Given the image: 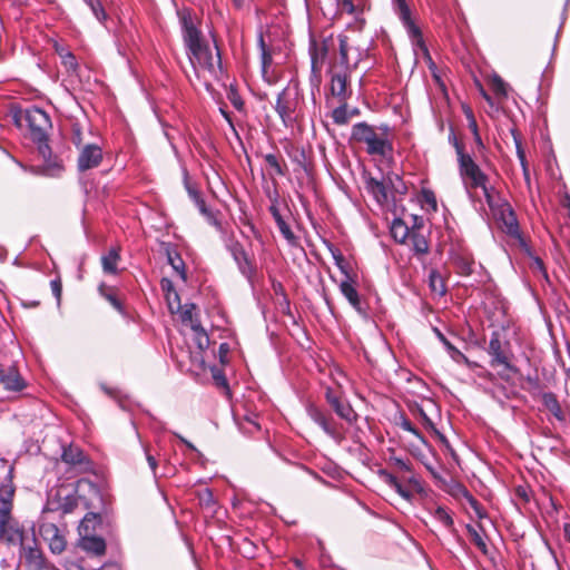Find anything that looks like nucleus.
Masks as SVG:
<instances>
[{
	"instance_id": "nucleus-43",
	"label": "nucleus",
	"mask_w": 570,
	"mask_h": 570,
	"mask_svg": "<svg viewBox=\"0 0 570 570\" xmlns=\"http://www.w3.org/2000/svg\"><path fill=\"white\" fill-rule=\"evenodd\" d=\"M282 236L286 239L288 245L296 246L297 245V237L291 229L289 225L283 219L279 223L276 224Z\"/></svg>"
},
{
	"instance_id": "nucleus-60",
	"label": "nucleus",
	"mask_w": 570,
	"mask_h": 570,
	"mask_svg": "<svg viewBox=\"0 0 570 570\" xmlns=\"http://www.w3.org/2000/svg\"><path fill=\"white\" fill-rule=\"evenodd\" d=\"M325 399L327 403L332 406L341 397L331 387H327L325 392Z\"/></svg>"
},
{
	"instance_id": "nucleus-11",
	"label": "nucleus",
	"mask_w": 570,
	"mask_h": 570,
	"mask_svg": "<svg viewBox=\"0 0 570 570\" xmlns=\"http://www.w3.org/2000/svg\"><path fill=\"white\" fill-rule=\"evenodd\" d=\"M306 412L311 420L334 442L341 444L345 440L344 433L331 415L326 414L323 410L313 404H309L306 407Z\"/></svg>"
},
{
	"instance_id": "nucleus-3",
	"label": "nucleus",
	"mask_w": 570,
	"mask_h": 570,
	"mask_svg": "<svg viewBox=\"0 0 570 570\" xmlns=\"http://www.w3.org/2000/svg\"><path fill=\"white\" fill-rule=\"evenodd\" d=\"M361 61V52L348 43L347 37H340V62L331 72V92L340 102H345L351 96L348 79L351 72Z\"/></svg>"
},
{
	"instance_id": "nucleus-34",
	"label": "nucleus",
	"mask_w": 570,
	"mask_h": 570,
	"mask_svg": "<svg viewBox=\"0 0 570 570\" xmlns=\"http://www.w3.org/2000/svg\"><path fill=\"white\" fill-rule=\"evenodd\" d=\"M511 135L513 137V141H514V145H515L517 156H518V158L520 160V164L522 166V171H523L524 179L529 184L530 183V174H529V169H528V166H527L525 154H524V150H523V147H522L520 134L518 132L517 129L512 128L511 129Z\"/></svg>"
},
{
	"instance_id": "nucleus-8",
	"label": "nucleus",
	"mask_w": 570,
	"mask_h": 570,
	"mask_svg": "<svg viewBox=\"0 0 570 570\" xmlns=\"http://www.w3.org/2000/svg\"><path fill=\"white\" fill-rule=\"evenodd\" d=\"M494 218L501 224L503 230L512 236H519V224L510 204L501 197L498 190L485 198Z\"/></svg>"
},
{
	"instance_id": "nucleus-5",
	"label": "nucleus",
	"mask_w": 570,
	"mask_h": 570,
	"mask_svg": "<svg viewBox=\"0 0 570 570\" xmlns=\"http://www.w3.org/2000/svg\"><path fill=\"white\" fill-rule=\"evenodd\" d=\"M352 139L365 146L371 156L387 157L393 151L389 127L376 128L367 122H357L352 127Z\"/></svg>"
},
{
	"instance_id": "nucleus-26",
	"label": "nucleus",
	"mask_w": 570,
	"mask_h": 570,
	"mask_svg": "<svg viewBox=\"0 0 570 570\" xmlns=\"http://www.w3.org/2000/svg\"><path fill=\"white\" fill-rule=\"evenodd\" d=\"M365 188L379 204L387 202V190L383 181L370 177L365 181Z\"/></svg>"
},
{
	"instance_id": "nucleus-32",
	"label": "nucleus",
	"mask_w": 570,
	"mask_h": 570,
	"mask_svg": "<svg viewBox=\"0 0 570 570\" xmlns=\"http://www.w3.org/2000/svg\"><path fill=\"white\" fill-rule=\"evenodd\" d=\"M175 313H179L183 324L188 325L190 328L195 324H200L196 316V306L194 304H185L181 306L177 304Z\"/></svg>"
},
{
	"instance_id": "nucleus-20",
	"label": "nucleus",
	"mask_w": 570,
	"mask_h": 570,
	"mask_svg": "<svg viewBox=\"0 0 570 570\" xmlns=\"http://www.w3.org/2000/svg\"><path fill=\"white\" fill-rule=\"evenodd\" d=\"M0 385L10 392H20L26 387V382L14 365L0 364Z\"/></svg>"
},
{
	"instance_id": "nucleus-44",
	"label": "nucleus",
	"mask_w": 570,
	"mask_h": 570,
	"mask_svg": "<svg viewBox=\"0 0 570 570\" xmlns=\"http://www.w3.org/2000/svg\"><path fill=\"white\" fill-rule=\"evenodd\" d=\"M265 163L273 169V174L277 175V176H284L285 175V171L278 160V158L276 157V155L274 154H265L263 156Z\"/></svg>"
},
{
	"instance_id": "nucleus-51",
	"label": "nucleus",
	"mask_w": 570,
	"mask_h": 570,
	"mask_svg": "<svg viewBox=\"0 0 570 570\" xmlns=\"http://www.w3.org/2000/svg\"><path fill=\"white\" fill-rule=\"evenodd\" d=\"M228 99L235 109L239 111L243 110L244 101L236 90L230 89V91L228 92Z\"/></svg>"
},
{
	"instance_id": "nucleus-30",
	"label": "nucleus",
	"mask_w": 570,
	"mask_h": 570,
	"mask_svg": "<svg viewBox=\"0 0 570 570\" xmlns=\"http://www.w3.org/2000/svg\"><path fill=\"white\" fill-rule=\"evenodd\" d=\"M541 401L547 410L551 412V414L560 422L564 421V414L561 409V405L552 392H544L541 395Z\"/></svg>"
},
{
	"instance_id": "nucleus-56",
	"label": "nucleus",
	"mask_w": 570,
	"mask_h": 570,
	"mask_svg": "<svg viewBox=\"0 0 570 570\" xmlns=\"http://www.w3.org/2000/svg\"><path fill=\"white\" fill-rule=\"evenodd\" d=\"M168 307L171 313H175L177 304H180L179 296L176 291H168L167 293Z\"/></svg>"
},
{
	"instance_id": "nucleus-54",
	"label": "nucleus",
	"mask_w": 570,
	"mask_h": 570,
	"mask_svg": "<svg viewBox=\"0 0 570 570\" xmlns=\"http://www.w3.org/2000/svg\"><path fill=\"white\" fill-rule=\"evenodd\" d=\"M71 141L78 149H80L83 146L82 145V132L78 125L72 126Z\"/></svg>"
},
{
	"instance_id": "nucleus-37",
	"label": "nucleus",
	"mask_w": 570,
	"mask_h": 570,
	"mask_svg": "<svg viewBox=\"0 0 570 570\" xmlns=\"http://www.w3.org/2000/svg\"><path fill=\"white\" fill-rule=\"evenodd\" d=\"M466 531L472 540V542L475 544V547L483 553L488 554V546L484 539L483 529L481 525H479V529L471 524H466Z\"/></svg>"
},
{
	"instance_id": "nucleus-36",
	"label": "nucleus",
	"mask_w": 570,
	"mask_h": 570,
	"mask_svg": "<svg viewBox=\"0 0 570 570\" xmlns=\"http://www.w3.org/2000/svg\"><path fill=\"white\" fill-rule=\"evenodd\" d=\"M184 183H185V188H186V190L188 193V196L194 202V204L196 205L198 210L200 213H205L206 208H208L206 203H205V199L203 198L200 191L194 185H191L189 183L187 171H185Z\"/></svg>"
},
{
	"instance_id": "nucleus-6",
	"label": "nucleus",
	"mask_w": 570,
	"mask_h": 570,
	"mask_svg": "<svg viewBox=\"0 0 570 570\" xmlns=\"http://www.w3.org/2000/svg\"><path fill=\"white\" fill-rule=\"evenodd\" d=\"M459 175L466 194L474 200V191L480 188L484 198L492 195L497 189L490 185L488 175L480 168L470 154L461 155L458 159Z\"/></svg>"
},
{
	"instance_id": "nucleus-40",
	"label": "nucleus",
	"mask_w": 570,
	"mask_h": 570,
	"mask_svg": "<svg viewBox=\"0 0 570 570\" xmlns=\"http://www.w3.org/2000/svg\"><path fill=\"white\" fill-rule=\"evenodd\" d=\"M83 2L90 8L92 14L100 23L107 21L108 14L100 0H83Z\"/></svg>"
},
{
	"instance_id": "nucleus-10",
	"label": "nucleus",
	"mask_w": 570,
	"mask_h": 570,
	"mask_svg": "<svg viewBox=\"0 0 570 570\" xmlns=\"http://www.w3.org/2000/svg\"><path fill=\"white\" fill-rule=\"evenodd\" d=\"M298 101L288 88L283 89L276 98L275 111L286 128H293L298 119Z\"/></svg>"
},
{
	"instance_id": "nucleus-18",
	"label": "nucleus",
	"mask_w": 570,
	"mask_h": 570,
	"mask_svg": "<svg viewBox=\"0 0 570 570\" xmlns=\"http://www.w3.org/2000/svg\"><path fill=\"white\" fill-rule=\"evenodd\" d=\"M0 537L9 543L19 544L20 547L30 539V535L24 533L11 515L9 518L0 517Z\"/></svg>"
},
{
	"instance_id": "nucleus-25",
	"label": "nucleus",
	"mask_w": 570,
	"mask_h": 570,
	"mask_svg": "<svg viewBox=\"0 0 570 570\" xmlns=\"http://www.w3.org/2000/svg\"><path fill=\"white\" fill-rule=\"evenodd\" d=\"M332 409L334 412L344 421H346L348 424L356 423L358 419V414L355 412V410L352 407L350 402L338 399L333 405Z\"/></svg>"
},
{
	"instance_id": "nucleus-29",
	"label": "nucleus",
	"mask_w": 570,
	"mask_h": 570,
	"mask_svg": "<svg viewBox=\"0 0 570 570\" xmlns=\"http://www.w3.org/2000/svg\"><path fill=\"white\" fill-rule=\"evenodd\" d=\"M120 261L119 248L112 247L101 257L102 271L106 274L116 275L118 273V262Z\"/></svg>"
},
{
	"instance_id": "nucleus-4",
	"label": "nucleus",
	"mask_w": 570,
	"mask_h": 570,
	"mask_svg": "<svg viewBox=\"0 0 570 570\" xmlns=\"http://www.w3.org/2000/svg\"><path fill=\"white\" fill-rule=\"evenodd\" d=\"M389 463L393 465L400 472L409 473L407 476H403V481L400 480L392 472L381 469L377 471L379 478L391 489H393L401 498L407 502H412L414 499L413 492L409 489L411 487L417 493L424 491L422 481L417 474L412 470V465L409 460H403L397 456H391Z\"/></svg>"
},
{
	"instance_id": "nucleus-59",
	"label": "nucleus",
	"mask_w": 570,
	"mask_h": 570,
	"mask_svg": "<svg viewBox=\"0 0 570 570\" xmlns=\"http://www.w3.org/2000/svg\"><path fill=\"white\" fill-rule=\"evenodd\" d=\"M429 59V69L432 73V77L434 78V80L440 83L441 82V77L439 75V70H438V67L435 65V62L432 60V58L429 56L428 57Z\"/></svg>"
},
{
	"instance_id": "nucleus-17",
	"label": "nucleus",
	"mask_w": 570,
	"mask_h": 570,
	"mask_svg": "<svg viewBox=\"0 0 570 570\" xmlns=\"http://www.w3.org/2000/svg\"><path fill=\"white\" fill-rule=\"evenodd\" d=\"M39 533L42 537V539L48 542L49 549L52 553L59 554L65 550V535L55 523H41L39 527Z\"/></svg>"
},
{
	"instance_id": "nucleus-14",
	"label": "nucleus",
	"mask_w": 570,
	"mask_h": 570,
	"mask_svg": "<svg viewBox=\"0 0 570 570\" xmlns=\"http://www.w3.org/2000/svg\"><path fill=\"white\" fill-rule=\"evenodd\" d=\"M394 12L399 16L403 26L406 29L409 37L411 38L413 45L423 48L425 51L426 48L424 46L423 37L420 28L413 22L411 19V10L405 0H391Z\"/></svg>"
},
{
	"instance_id": "nucleus-27",
	"label": "nucleus",
	"mask_w": 570,
	"mask_h": 570,
	"mask_svg": "<svg viewBox=\"0 0 570 570\" xmlns=\"http://www.w3.org/2000/svg\"><path fill=\"white\" fill-rule=\"evenodd\" d=\"M429 511L430 514L434 518V520L441 523L448 531H450L451 533L455 532L454 520L449 509L442 505H438L433 509H430Z\"/></svg>"
},
{
	"instance_id": "nucleus-50",
	"label": "nucleus",
	"mask_w": 570,
	"mask_h": 570,
	"mask_svg": "<svg viewBox=\"0 0 570 570\" xmlns=\"http://www.w3.org/2000/svg\"><path fill=\"white\" fill-rule=\"evenodd\" d=\"M419 415H420L421 422L425 429L435 432L436 434L440 435V438L442 440L444 439V436L442 434H440L439 431L436 430L433 421L426 415V413L422 409H419Z\"/></svg>"
},
{
	"instance_id": "nucleus-41",
	"label": "nucleus",
	"mask_w": 570,
	"mask_h": 570,
	"mask_svg": "<svg viewBox=\"0 0 570 570\" xmlns=\"http://www.w3.org/2000/svg\"><path fill=\"white\" fill-rule=\"evenodd\" d=\"M258 46L261 49L262 70L265 73L267 68L272 65L273 58L265 45L263 35L258 37Z\"/></svg>"
},
{
	"instance_id": "nucleus-45",
	"label": "nucleus",
	"mask_w": 570,
	"mask_h": 570,
	"mask_svg": "<svg viewBox=\"0 0 570 570\" xmlns=\"http://www.w3.org/2000/svg\"><path fill=\"white\" fill-rule=\"evenodd\" d=\"M105 284H100L98 291L99 294L105 297L115 309H117L120 314H125L124 305L116 297V295L111 292L110 294H104Z\"/></svg>"
},
{
	"instance_id": "nucleus-61",
	"label": "nucleus",
	"mask_w": 570,
	"mask_h": 570,
	"mask_svg": "<svg viewBox=\"0 0 570 570\" xmlns=\"http://www.w3.org/2000/svg\"><path fill=\"white\" fill-rule=\"evenodd\" d=\"M293 160L296 161L299 166L305 167L306 156L303 148L296 150V155L293 156Z\"/></svg>"
},
{
	"instance_id": "nucleus-38",
	"label": "nucleus",
	"mask_w": 570,
	"mask_h": 570,
	"mask_svg": "<svg viewBox=\"0 0 570 570\" xmlns=\"http://www.w3.org/2000/svg\"><path fill=\"white\" fill-rule=\"evenodd\" d=\"M193 331V342L199 351H205L209 347V336L200 324H195L190 328Z\"/></svg>"
},
{
	"instance_id": "nucleus-63",
	"label": "nucleus",
	"mask_w": 570,
	"mask_h": 570,
	"mask_svg": "<svg viewBox=\"0 0 570 570\" xmlns=\"http://www.w3.org/2000/svg\"><path fill=\"white\" fill-rule=\"evenodd\" d=\"M423 198L424 200L430 204L434 209L436 208V199L431 190H423Z\"/></svg>"
},
{
	"instance_id": "nucleus-16",
	"label": "nucleus",
	"mask_w": 570,
	"mask_h": 570,
	"mask_svg": "<svg viewBox=\"0 0 570 570\" xmlns=\"http://www.w3.org/2000/svg\"><path fill=\"white\" fill-rule=\"evenodd\" d=\"M79 497L77 490L61 487L57 490L55 498L50 504L51 509L60 511L62 514H68L75 511L78 507Z\"/></svg>"
},
{
	"instance_id": "nucleus-52",
	"label": "nucleus",
	"mask_w": 570,
	"mask_h": 570,
	"mask_svg": "<svg viewBox=\"0 0 570 570\" xmlns=\"http://www.w3.org/2000/svg\"><path fill=\"white\" fill-rule=\"evenodd\" d=\"M530 267L534 271V272H538L540 273L543 277H548L547 275V272H546V267H544V264L542 262L541 258H539L538 256H532L531 257V264H530Z\"/></svg>"
},
{
	"instance_id": "nucleus-24",
	"label": "nucleus",
	"mask_w": 570,
	"mask_h": 570,
	"mask_svg": "<svg viewBox=\"0 0 570 570\" xmlns=\"http://www.w3.org/2000/svg\"><path fill=\"white\" fill-rule=\"evenodd\" d=\"M451 259L460 275L469 276L473 273L474 261L471 255L466 253H453Z\"/></svg>"
},
{
	"instance_id": "nucleus-39",
	"label": "nucleus",
	"mask_w": 570,
	"mask_h": 570,
	"mask_svg": "<svg viewBox=\"0 0 570 570\" xmlns=\"http://www.w3.org/2000/svg\"><path fill=\"white\" fill-rule=\"evenodd\" d=\"M460 492L462 497L465 499L470 508L473 510L475 517L478 519L487 518V511L482 507V504L468 491L465 487H460Z\"/></svg>"
},
{
	"instance_id": "nucleus-57",
	"label": "nucleus",
	"mask_w": 570,
	"mask_h": 570,
	"mask_svg": "<svg viewBox=\"0 0 570 570\" xmlns=\"http://www.w3.org/2000/svg\"><path fill=\"white\" fill-rule=\"evenodd\" d=\"M50 287L52 291L53 296L56 297L57 302L59 303L61 299V293H62V284L60 278H55L50 282Z\"/></svg>"
},
{
	"instance_id": "nucleus-28",
	"label": "nucleus",
	"mask_w": 570,
	"mask_h": 570,
	"mask_svg": "<svg viewBox=\"0 0 570 570\" xmlns=\"http://www.w3.org/2000/svg\"><path fill=\"white\" fill-rule=\"evenodd\" d=\"M402 219L395 218L391 225V235L393 239L400 244H406L412 230Z\"/></svg>"
},
{
	"instance_id": "nucleus-13",
	"label": "nucleus",
	"mask_w": 570,
	"mask_h": 570,
	"mask_svg": "<svg viewBox=\"0 0 570 570\" xmlns=\"http://www.w3.org/2000/svg\"><path fill=\"white\" fill-rule=\"evenodd\" d=\"M226 246L234 262L236 263L239 273L253 285L257 269L244 246L237 240H230Z\"/></svg>"
},
{
	"instance_id": "nucleus-33",
	"label": "nucleus",
	"mask_w": 570,
	"mask_h": 570,
	"mask_svg": "<svg viewBox=\"0 0 570 570\" xmlns=\"http://www.w3.org/2000/svg\"><path fill=\"white\" fill-rule=\"evenodd\" d=\"M407 243L412 246L415 254L422 255L429 252V243L419 228L412 230Z\"/></svg>"
},
{
	"instance_id": "nucleus-62",
	"label": "nucleus",
	"mask_w": 570,
	"mask_h": 570,
	"mask_svg": "<svg viewBox=\"0 0 570 570\" xmlns=\"http://www.w3.org/2000/svg\"><path fill=\"white\" fill-rule=\"evenodd\" d=\"M269 213L273 216L276 224L284 219L276 204H272L269 206Z\"/></svg>"
},
{
	"instance_id": "nucleus-42",
	"label": "nucleus",
	"mask_w": 570,
	"mask_h": 570,
	"mask_svg": "<svg viewBox=\"0 0 570 570\" xmlns=\"http://www.w3.org/2000/svg\"><path fill=\"white\" fill-rule=\"evenodd\" d=\"M332 118L336 125H345L350 120L346 101L333 110Z\"/></svg>"
},
{
	"instance_id": "nucleus-7",
	"label": "nucleus",
	"mask_w": 570,
	"mask_h": 570,
	"mask_svg": "<svg viewBox=\"0 0 570 570\" xmlns=\"http://www.w3.org/2000/svg\"><path fill=\"white\" fill-rule=\"evenodd\" d=\"M488 353L491 356L490 365L492 367L502 366L503 370L498 372L500 379L505 382L510 381L509 373L518 374L519 370L512 364V354L510 352V343L502 341L499 332H493L490 336Z\"/></svg>"
},
{
	"instance_id": "nucleus-2",
	"label": "nucleus",
	"mask_w": 570,
	"mask_h": 570,
	"mask_svg": "<svg viewBox=\"0 0 570 570\" xmlns=\"http://www.w3.org/2000/svg\"><path fill=\"white\" fill-rule=\"evenodd\" d=\"M14 125L37 146L43 159L40 173L48 177H59L65 170L62 161L53 157L49 146V132L52 128L50 116L36 106L13 111Z\"/></svg>"
},
{
	"instance_id": "nucleus-64",
	"label": "nucleus",
	"mask_w": 570,
	"mask_h": 570,
	"mask_svg": "<svg viewBox=\"0 0 570 570\" xmlns=\"http://www.w3.org/2000/svg\"><path fill=\"white\" fill-rule=\"evenodd\" d=\"M246 422L253 425V429L259 430V423L257 422V415L252 413L245 416Z\"/></svg>"
},
{
	"instance_id": "nucleus-31",
	"label": "nucleus",
	"mask_w": 570,
	"mask_h": 570,
	"mask_svg": "<svg viewBox=\"0 0 570 570\" xmlns=\"http://www.w3.org/2000/svg\"><path fill=\"white\" fill-rule=\"evenodd\" d=\"M434 333L436 335V337L439 338V341L443 344L444 348L446 350L448 354L450 355V357L455 362V363H466L468 362V358L466 356L459 350L456 348L445 336L444 334L436 327H434Z\"/></svg>"
},
{
	"instance_id": "nucleus-19",
	"label": "nucleus",
	"mask_w": 570,
	"mask_h": 570,
	"mask_svg": "<svg viewBox=\"0 0 570 570\" xmlns=\"http://www.w3.org/2000/svg\"><path fill=\"white\" fill-rule=\"evenodd\" d=\"M102 160V149L96 144H86L79 149L78 169L86 171L96 168Z\"/></svg>"
},
{
	"instance_id": "nucleus-21",
	"label": "nucleus",
	"mask_w": 570,
	"mask_h": 570,
	"mask_svg": "<svg viewBox=\"0 0 570 570\" xmlns=\"http://www.w3.org/2000/svg\"><path fill=\"white\" fill-rule=\"evenodd\" d=\"M308 53L311 57V78L318 82L327 48L324 43H318L315 39L311 38Z\"/></svg>"
},
{
	"instance_id": "nucleus-35",
	"label": "nucleus",
	"mask_w": 570,
	"mask_h": 570,
	"mask_svg": "<svg viewBox=\"0 0 570 570\" xmlns=\"http://www.w3.org/2000/svg\"><path fill=\"white\" fill-rule=\"evenodd\" d=\"M429 287L438 297H442L446 292L444 279L436 269H431L429 273Z\"/></svg>"
},
{
	"instance_id": "nucleus-48",
	"label": "nucleus",
	"mask_w": 570,
	"mask_h": 570,
	"mask_svg": "<svg viewBox=\"0 0 570 570\" xmlns=\"http://www.w3.org/2000/svg\"><path fill=\"white\" fill-rule=\"evenodd\" d=\"M61 62L67 68V70L75 71L78 67L76 57L70 51H66L65 55H62Z\"/></svg>"
},
{
	"instance_id": "nucleus-47",
	"label": "nucleus",
	"mask_w": 570,
	"mask_h": 570,
	"mask_svg": "<svg viewBox=\"0 0 570 570\" xmlns=\"http://www.w3.org/2000/svg\"><path fill=\"white\" fill-rule=\"evenodd\" d=\"M492 90L495 95L507 97L508 96V85L500 77L495 76L492 79Z\"/></svg>"
},
{
	"instance_id": "nucleus-1",
	"label": "nucleus",
	"mask_w": 570,
	"mask_h": 570,
	"mask_svg": "<svg viewBox=\"0 0 570 570\" xmlns=\"http://www.w3.org/2000/svg\"><path fill=\"white\" fill-rule=\"evenodd\" d=\"M183 40L188 59L197 76L208 88L212 81H220L224 76L219 49L204 39L190 13L180 16Z\"/></svg>"
},
{
	"instance_id": "nucleus-12",
	"label": "nucleus",
	"mask_w": 570,
	"mask_h": 570,
	"mask_svg": "<svg viewBox=\"0 0 570 570\" xmlns=\"http://www.w3.org/2000/svg\"><path fill=\"white\" fill-rule=\"evenodd\" d=\"M20 550L27 570L49 569V563L42 550L39 548L33 531L30 534V539L23 546L20 547Z\"/></svg>"
},
{
	"instance_id": "nucleus-9",
	"label": "nucleus",
	"mask_w": 570,
	"mask_h": 570,
	"mask_svg": "<svg viewBox=\"0 0 570 570\" xmlns=\"http://www.w3.org/2000/svg\"><path fill=\"white\" fill-rule=\"evenodd\" d=\"M334 258L336 261V265L345 274V277L338 284V288L341 294L346 298L348 304L363 317L367 316V311L364 302L361 299V296L356 288V281L344 269L342 266V255L340 253L334 254Z\"/></svg>"
},
{
	"instance_id": "nucleus-49",
	"label": "nucleus",
	"mask_w": 570,
	"mask_h": 570,
	"mask_svg": "<svg viewBox=\"0 0 570 570\" xmlns=\"http://www.w3.org/2000/svg\"><path fill=\"white\" fill-rule=\"evenodd\" d=\"M449 142L454 147L458 159L461 157V155H468V153L464 151V146L458 140L453 129H451L449 134Z\"/></svg>"
},
{
	"instance_id": "nucleus-15",
	"label": "nucleus",
	"mask_w": 570,
	"mask_h": 570,
	"mask_svg": "<svg viewBox=\"0 0 570 570\" xmlns=\"http://www.w3.org/2000/svg\"><path fill=\"white\" fill-rule=\"evenodd\" d=\"M95 519H96L95 515L92 518H90L89 515H86L82 519V521L79 525L80 534H83L80 540V547L87 552H91L96 556H101L106 551L105 540L100 537L88 535V532L90 529V523L94 522Z\"/></svg>"
},
{
	"instance_id": "nucleus-22",
	"label": "nucleus",
	"mask_w": 570,
	"mask_h": 570,
	"mask_svg": "<svg viewBox=\"0 0 570 570\" xmlns=\"http://www.w3.org/2000/svg\"><path fill=\"white\" fill-rule=\"evenodd\" d=\"M13 495L14 488L11 482L0 485V517L9 518L11 515Z\"/></svg>"
},
{
	"instance_id": "nucleus-58",
	"label": "nucleus",
	"mask_w": 570,
	"mask_h": 570,
	"mask_svg": "<svg viewBox=\"0 0 570 570\" xmlns=\"http://www.w3.org/2000/svg\"><path fill=\"white\" fill-rule=\"evenodd\" d=\"M145 455H146V461L149 465V469L151 470L153 472V475L156 478L157 476V466H158V462L156 460V458L149 453L148 449L145 448Z\"/></svg>"
},
{
	"instance_id": "nucleus-55",
	"label": "nucleus",
	"mask_w": 570,
	"mask_h": 570,
	"mask_svg": "<svg viewBox=\"0 0 570 570\" xmlns=\"http://www.w3.org/2000/svg\"><path fill=\"white\" fill-rule=\"evenodd\" d=\"M337 8L346 12L348 14H353L355 12V7L353 0H336Z\"/></svg>"
},
{
	"instance_id": "nucleus-53",
	"label": "nucleus",
	"mask_w": 570,
	"mask_h": 570,
	"mask_svg": "<svg viewBox=\"0 0 570 570\" xmlns=\"http://www.w3.org/2000/svg\"><path fill=\"white\" fill-rule=\"evenodd\" d=\"M200 214L207 219V222L210 225L215 226L216 229L222 230V223L217 218V215L213 213L209 208H206V212Z\"/></svg>"
},
{
	"instance_id": "nucleus-23",
	"label": "nucleus",
	"mask_w": 570,
	"mask_h": 570,
	"mask_svg": "<svg viewBox=\"0 0 570 570\" xmlns=\"http://www.w3.org/2000/svg\"><path fill=\"white\" fill-rule=\"evenodd\" d=\"M61 459L65 463L70 465H87L89 463L83 451L76 445L63 448Z\"/></svg>"
},
{
	"instance_id": "nucleus-46",
	"label": "nucleus",
	"mask_w": 570,
	"mask_h": 570,
	"mask_svg": "<svg viewBox=\"0 0 570 570\" xmlns=\"http://www.w3.org/2000/svg\"><path fill=\"white\" fill-rule=\"evenodd\" d=\"M400 428L406 432H410L411 434H413L415 438H417L422 443H426L425 439L423 438V435L420 433V431L411 423L410 420H407L406 417L402 416L401 420H400V423H399Z\"/></svg>"
}]
</instances>
